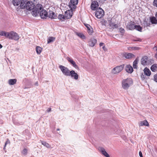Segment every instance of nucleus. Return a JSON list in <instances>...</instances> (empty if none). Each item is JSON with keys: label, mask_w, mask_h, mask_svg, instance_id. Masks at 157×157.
<instances>
[{"label": "nucleus", "mask_w": 157, "mask_h": 157, "mask_svg": "<svg viewBox=\"0 0 157 157\" xmlns=\"http://www.w3.org/2000/svg\"><path fill=\"white\" fill-rule=\"evenodd\" d=\"M132 79L131 78L123 79L122 82V87L125 90L127 89L132 84Z\"/></svg>", "instance_id": "obj_1"}, {"label": "nucleus", "mask_w": 157, "mask_h": 157, "mask_svg": "<svg viewBox=\"0 0 157 157\" xmlns=\"http://www.w3.org/2000/svg\"><path fill=\"white\" fill-rule=\"evenodd\" d=\"M27 1V0H13V3L14 6H18L20 5L19 7H20V8L24 9V4H25Z\"/></svg>", "instance_id": "obj_2"}, {"label": "nucleus", "mask_w": 157, "mask_h": 157, "mask_svg": "<svg viewBox=\"0 0 157 157\" xmlns=\"http://www.w3.org/2000/svg\"><path fill=\"white\" fill-rule=\"evenodd\" d=\"M43 9L41 4H37L36 6L35 9L32 11V13L33 16H36L39 15L40 11Z\"/></svg>", "instance_id": "obj_3"}, {"label": "nucleus", "mask_w": 157, "mask_h": 157, "mask_svg": "<svg viewBox=\"0 0 157 157\" xmlns=\"http://www.w3.org/2000/svg\"><path fill=\"white\" fill-rule=\"evenodd\" d=\"M24 9H26L27 10H31L35 8V6L34 4L32 1H27L25 3V4H24Z\"/></svg>", "instance_id": "obj_4"}, {"label": "nucleus", "mask_w": 157, "mask_h": 157, "mask_svg": "<svg viewBox=\"0 0 157 157\" xmlns=\"http://www.w3.org/2000/svg\"><path fill=\"white\" fill-rule=\"evenodd\" d=\"M8 35V38L10 39L18 40L19 39V36L17 33L14 31H11L9 33Z\"/></svg>", "instance_id": "obj_5"}, {"label": "nucleus", "mask_w": 157, "mask_h": 157, "mask_svg": "<svg viewBox=\"0 0 157 157\" xmlns=\"http://www.w3.org/2000/svg\"><path fill=\"white\" fill-rule=\"evenodd\" d=\"M59 67L64 75L67 76H70L71 71L69 70L68 68L61 65H59Z\"/></svg>", "instance_id": "obj_6"}, {"label": "nucleus", "mask_w": 157, "mask_h": 157, "mask_svg": "<svg viewBox=\"0 0 157 157\" xmlns=\"http://www.w3.org/2000/svg\"><path fill=\"white\" fill-rule=\"evenodd\" d=\"M104 14V12L101 8L99 7L96 10L95 15L97 18L99 19L101 18Z\"/></svg>", "instance_id": "obj_7"}, {"label": "nucleus", "mask_w": 157, "mask_h": 157, "mask_svg": "<svg viewBox=\"0 0 157 157\" xmlns=\"http://www.w3.org/2000/svg\"><path fill=\"white\" fill-rule=\"evenodd\" d=\"M124 67V64L117 66L113 68L112 71V72L114 74L118 73L122 70Z\"/></svg>", "instance_id": "obj_8"}, {"label": "nucleus", "mask_w": 157, "mask_h": 157, "mask_svg": "<svg viewBox=\"0 0 157 157\" xmlns=\"http://www.w3.org/2000/svg\"><path fill=\"white\" fill-rule=\"evenodd\" d=\"M39 14L42 19H46L48 17V13L44 9L40 11Z\"/></svg>", "instance_id": "obj_9"}, {"label": "nucleus", "mask_w": 157, "mask_h": 157, "mask_svg": "<svg viewBox=\"0 0 157 157\" xmlns=\"http://www.w3.org/2000/svg\"><path fill=\"white\" fill-rule=\"evenodd\" d=\"M73 13L72 11L67 10L65 12L64 16L66 19L70 18L72 16Z\"/></svg>", "instance_id": "obj_10"}, {"label": "nucleus", "mask_w": 157, "mask_h": 157, "mask_svg": "<svg viewBox=\"0 0 157 157\" xmlns=\"http://www.w3.org/2000/svg\"><path fill=\"white\" fill-rule=\"evenodd\" d=\"M66 59L67 61L71 63L73 67L76 69H79V67L76 64L75 62L73 59L68 57H67Z\"/></svg>", "instance_id": "obj_11"}, {"label": "nucleus", "mask_w": 157, "mask_h": 157, "mask_svg": "<svg viewBox=\"0 0 157 157\" xmlns=\"http://www.w3.org/2000/svg\"><path fill=\"white\" fill-rule=\"evenodd\" d=\"M98 2L96 1H94L91 3L90 7L92 10H96V8L98 7Z\"/></svg>", "instance_id": "obj_12"}, {"label": "nucleus", "mask_w": 157, "mask_h": 157, "mask_svg": "<svg viewBox=\"0 0 157 157\" xmlns=\"http://www.w3.org/2000/svg\"><path fill=\"white\" fill-rule=\"evenodd\" d=\"M71 76V77L77 80L78 79V74L75 72L74 70H71L70 71V76Z\"/></svg>", "instance_id": "obj_13"}, {"label": "nucleus", "mask_w": 157, "mask_h": 157, "mask_svg": "<svg viewBox=\"0 0 157 157\" xmlns=\"http://www.w3.org/2000/svg\"><path fill=\"white\" fill-rule=\"evenodd\" d=\"M135 25L134 22L131 21L127 24V28L129 30H132L135 29Z\"/></svg>", "instance_id": "obj_14"}, {"label": "nucleus", "mask_w": 157, "mask_h": 157, "mask_svg": "<svg viewBox=\"0 0 157 157\" xmlns=\"http://www.w3.org/2000/svg\"><path fill=\"white\" fill-rule=\"evenodd\" d=\"M97 43V40L94 38H92L90 39L88 43L89 46L93 47Z\"/></svg>", "instance_id": "obj_15"}, {"label": "nucleus", "mask_w": 157, "mask_h": 157, "mask_svg": "<svg viewBox=\"0 0 157 157\" xmlns=\"http://www.w3.org/2000/svg\"><path fill=\"white\" fill-rule=\"evenodd\" d=\"M109 25L112 27L113 29H116L118 28V25L114 23L112 19L109 20Z\"/></svg>", "instance_id": "obj_16"}, {"label": "nucleus", "mask_w": 157, "mask_h": 157, "mask_svg": "<svg viewBox=\"0 0 157 157\" xmlns=\"http://www.w3.org/2000/svg\"><path fill=\"white\" fill-rule=\"evenodd\" d=\"M48 17L52 19H55L57 17V15L55 13L52 11L49 10L48 13Z\"/></svg>", "instance_id": "obj_17"}, {"label": "nucleus", "mask_w": 157, "mask_h": 157, "mask_svg": "<svg viewBox=\"0 0 157 157\" xmlns=\"http://www.w3.org/2000/svg\"><path fill=\"white\" fill-rule=\"evenodd\" d=\"M99 150L101 152V153L106 157H110L109 155L105 151L104 148L102 147H100L99 148Z\"/></svg>", "instance_id": "obj_18"}, {"label": "nucleus", "mask_w": 157, "mask_h": 157, "mask_svg": "<svg viewBox=\"0 0 157 157\" xmlns=\"http://www.w3.org/2000/svg\"><path fill=\"white\" fill-rule=\"evenodd\" d=\"M125 70L126 72L131 73L133 71V69L132 67L128 65H127L125 67Z\"/></svg>", "instance_id": "obj_19"}, {"label": "nucleus", "mask_w": 157, "mask_h": 157, "mask_svg": "<svg viewBox=\"0 0 157 157\" xmlns=\"http://www.w3.org/2000/svg\"><path fill=\"white\" fill-rule=\"evenodd\" d=\"M124 56L126 59H130L134 57V55L132 53H126L124 54Z\"/></svg>", "instance_id": "obj_20"}, {"label": "nucleus", "mask_w": 157, "mask_h": 157, "mask_svg": "<svg viewBox=\"0 0 157 157\" xmlns=\"http://www.w3.org/2000/svg\"><path fill=\"white\" fill-rule=\"evenodd\" d=\"M85 25L87 29L88 33L89 34H92L93 32V30L91 26L88 24H85Z\"/></svg>", "instance_id": "obj_21"}, {"label": "nucleus", "mask_w": 157, "mask_h": 157, "mask_svg": "<svg viewBox=\"0 0 157 157\" xmlns=\"http://www.w3.org/2000/svg\"><path fill=\"white\" fill-rule=\"evenodd\" d=\"M139 125L140 126H149V124L146 120H144L142 121H141L139 123Z\"/></svg>", "instance_id": "obj_22"}, {"label": "nucleus", "mask_w": 157, "mask_h": 157, "mask_svg": "<svg viewBox=\"0 0 157 157\" xmlns=\"http://www.w3.org/2000/svg\"><path fill=\"white\" fill-rule=\"evenodd\" d=\"M148 57L147 56H144L142 58L141 62L142 65H146L147 61V60Z\"/></svg>", "instance_id": "obj_23"}, {"label": "nucleus", "mask_w": 157, "mask_h": 157, "mask_svg": "<svg viewBox=\"0 0 157 157\" xmlns=\"http://www.w3.org/2000/svg\"><path fill=\"white\" fill-rule=\"evenodd\" d=\"M144 72L145 74L147 76H150L151 74V71L150 70L147 68L145 67L144 69Z\"/></svg>", "instance_id": "obj_24"}, {"label": "nucleus", "mask_w": 157, "mask_h": 157, "mask_svg": "<svg viewBox=\"0 0 157 157\" xmlns=\"http://www.w3.org/2000/svg\"><path fill=\"white\" fill-rule=\"evenodd\" d=\"M17 81L16 79H10L8 80V83L10 85H13L16 84Z\"/></svg>", "instance_id": "obj_25"}, {"label": "nucleus", "mask_w": 157, "mask_h": 157, "mask_svg": "<svg viewBox=\"0 0 157 157\" xmlns=\"http://www.w3.org/2000/svg\"><path fill=\"white\" fill-rule=\"evenodd\" d=\"M9 32H7L4 31H0V35L5 36L6 37H8Z\"/></svg>", "instance_id": "obj_26"}, {"label": "nucleus", "mask_w": 157, "mask_h": 157, "mask_svg": "<svg viewBox=\"0 0 157 157\" xmlns=\"http://www.w3.org/2000/svg\"><path fill=\"white\" fill-rule=\"evenodd\" d=\"M150 20L152 24H156L157 23V20L156 18L154 17H150Z\"/></svg>", "instance_id": "obj_27"}, {"label": "nucleus", "mask_w": 157, "mask_h": 157, "mask_svg": "<svg viewBox=\"0 0 157 157\" xmlns=\"http://www.w3.org/2000/svg\"><path fill=\"white\" fill-rule=\"evenodd\" d=\"M76 4H74L73 3H69V7L71 9V10H72L73 9H75L76 8Z\"/></svg>", "instance_id": "obj_28"}, {"label": "nucleus", "mask_w": 157, "mask_h": 157, "mask_svg": "<svg viewBox=\"0 0 157 157\" xmlns=\"http://www.w3.org/2000/svg\"><path fill=\"white\" fill-rule=\"evenodd\" d=\"M138 59H136L133 62V67L134 69H137V64L138 63Z\"/></svg>", "instance_id": "obj_29"}, {"label": "nucleus", "mask_w": 157, "mask_h": 157, "mask_svg": "<svg viewBox=\"0 0 157 157\" xmlns=\"http://www.w3.org/2000/svg\"><path fill=\"white\" fill-rule=\"evenodd\" d=\"M150 20L147 19V20H145L144 22V26L147 27L150 26Z\"/></svg>", "instance_id": "obj_30"}, {"label": "nucleus", "mask_w": 157, "mask_h": 157, "mask_svg": "<svg viewBox=\"0 0 157 157\" xmlns=\"http://www.w3.org/2000/svg\"><path fill=\"white\" fill-rule=\"evenodd\" d=\"M76 34L82 39H84L85 38V36L82 33L76 32Z\"/></svg>", "instance_id": "obj_31"}, {"label": "nucleus", "mask_w": 157, "mask_h": 157, "mask_svg": "<svg viewBox=\"0 0 157 157\" xmlns=\"http://www.w3.org/2000/svg\"><path fill=\"white\" fill-rule=\"evenodd\" d=\"M58 19L61 21H63L65 19V18L64 15H63L61 14H59L58 16Z\"/></svg>", "instance_id": "obj_32"}, {"label": "nucleus", "mask_w": 157, "mask_h": 157, "mask_svg": "<svg viewBox=\"0 0 157 157\" xmlns=\"http://www.w3.org/2000/svg\"><path fill=\"white\" fill-rule=\"evenodd\" d=\"M42 48L39 46H37L36 47V50L37 53L39 54H40L42 51Z\"/></svg>", "instance_id": "obj_33"}, {"label": "nucleus", "mask_w": 157, "mask_h": 157, "mask_svg": "<svg viewBox=\"0 0 157 157\" xmlns=\"http://www.w3.org/2000/svg\"><path fill=\"white\" fill-rule=\"evenodd\" d=\"M41 142L42 144L44 146L46 147L47 148H50V145L47 143L46 142H45L44 141H40Z\"/></svg>", "instance_id": "obj_34"}, {"label": "nucleus", "mask_w": 157, "mask_h": 157, "mask_svg": "<svg viewBox=\"0 0 157 157\" xmlns=\"http://www.w3.org/2000/svg\"><path fill=\"white\" fill-rule=\"evenodd\" d=\"M157 67V64H154L151 67V70L153 72H155L156 71V69Z\"/></svg>", "instance_id": "obj_35"}, {"label": "nucleus", "mask_w": 157, "mask_h": 157, "mask_svg": "<svg viewBox=\"0 0 157 157\" xmlns=\"http://www.w3.org/2000/svg\"><path fill=\"white\" fill-rule=\"evenodd\" d=\"M135 29H136L137 30L141 32L142 29V27H141L140 25H135Z\"/></svg>", "instance_id": "obj_36"}, {"label": "nucleus", "mask_w": 157, "mask_h": 157, "mask_svg": "<svg viewBox=\"0 0 157 157\" xmlns=\"http://www.w3.org/2000/svg\"><path fill=\"white\" fill-rule=\"evenodd\" d=\"M55 40V38L53 37H50L48 40V43H49L51 42L54 41Z\"/></svg>", "instance_id": "obj_37"}, {"label": "nucleus", "mask_w": 157, "mask_h": 157, "mask_svg": "<svg viewBox=\"0 0 157 157\" xmlns=\"http://www.w3.org/2000/svg\"><path fill=\"white\" fill-rule=\"evenodd\" d=\"M74 4H77L78 3V0H70V2Z\"/></svg>", "instance_id": "obj_38"}, {"label": "nucleus", "mask_w": 157, "mask_h": 157, "mask_svg": "<svg viewBox=\"0 0 157 157\" xmlns=\"http://www.w3.org/2000/svg\"><path fill=\"white\" fill-rule=\"evenodd\" d=\"M22 153L25 155H26L28 152L26 148H24L22 151Z\"/></svg>", "instance_id": "obj_39"}, {"label": "nucleus", "mask_w": 157, "mask_h": 157, "mask_svg": "<svg viewBox=\"0 0 157 157\" xmlns=\"http://www.w3.org/2000/svg\"><path fill=\"white\" fill-rule=\"evenodd\" d=\"M10 143V141L8 139H7V141H6V143H5V144L3 148V149L4 150L5 149V147H6V145L8 144H9Z\"/></svg>", "instance_id": "obj_40"}, {"label": "nucleus", "mask_w": 157, "mask_h": 157, "mask_svg": "<svg viewBox=\"0 0 157 157\" xmlns=\"http://www.w3.org/2000/svg\"><path fill=\"white\" fill-rule=\"evenodd\" d=\"M153 4L154 6L157 7V0H154Z\"/></svg>", "instance_id": "obj_41"}, {"label": "nucleus", "mask_w": 157, "mask_h": 157, "mask_svg": "<svg viewBox=\"0 0 157 157\" xmlns=\"http://www.w3.org/2000/svg\"><path fill=\"white\" fill-rule=\"evenodd\" d=\"M154 81L157 82V74L155 75L154 76Z\"/></svg>", "instance_id": "obj_42"}, {"label": "nucleus", "mask_w": 157, "mask_h": 157, "mask_svg": "<svg viewBox=\"0 0 157 157\" xmlns=\"http://www.w3.org/2000/svg\"><path fill=\"white\" fill-rule=\"evenodd\" d=\"M120 32L122 33H124V29L123 28H121L120 29Z\"/></svg>", "instance_id": "obj_43"}, {"label": "nucleus", "mask_w": 157, "mask_h": 157, "mask_svg": "<svg viewBox=\"0 0 157 157\" xmlns=\"http://www.w3.org/2000/svg\"><path fill=\"white\" fill-rule=\"evenodd\" d=\"M139 155H140V157H143V155H142V152L141 151H140L139 152Z\"/></svg>", "instance_id": "obj_44"}, {"label": "nucleus", "mask_w": 157, "mask_h": 157, "mask_svg": "<svg viewBox=\"0 0 157 157\" xmlns=\"http://www.w3.org/2000/svg\"><path fill=\"white\" fill-rule=\"evenodd\" d=\"M141 77L142 78H143V80L145 78L144 75L143 74L141 75Z\"/></svg>", "instance_id": "obj_45"}, {"label": "nucleus", "mask_w": 157, "mask_h": 157, "mask_svg": "<svg viewBox=\"0 0 157 157\" xmlns=\"http://www.w3.org/2000/svg\"><path fill=\"white\" fill-rule=\"evenodd\" d=\"M35 85L36 86H38V82L37 81L35 83Z\"/></svg>", "instance_id": "obj_46"}, {"label": "nucleus", "mask_w": 157, "mask_h": 157, "mask_svg": "<svg viewBox=\"0 0 157 157\" xmlns=\"http://www.w3.org/2000/svg\"><path fill=\"white\" fill-rule=\"evenodd\" d=\"M51 108H48L47 110L48 112H50L51 111Z\"/></svg>", "instance_id": "obj_47"}, {"label": "nucleus", "mask_w": 157, "mask_h": 157, "mask_svg": "<svg viewBox=\"0 0 157 157\" xmlns=\"http://www.w3.org/2000/svg\"><path fill=\"white\" fill-rule=\"evenodd\" d=\"M104 44L102 43H101L99 44V45L100 46H102Z\"/></svg>", "instance_id": "obj_48"}, {"label": "nucleus", "mask_w": 157, "mask_h": 157, "mask_svg": "<svg viewBox=\"0 0 157 157\" xmlns=\"http://www.w3.org/2000/svg\"><path fill=\"white\" fill-rule=\"evenodd\" d=\"M155 58H157V52L156 53L155 55Z\"/></svg>", "instance_id": "obj_49"}, {"label": "nucleus", "mask_w": 157, "mask_h": 157, "mask_svg": "<svg viewBox=\"0 0 157 157\" xmlns=\"http://www.w3.org/2000/svg\"><path fill=\"white\" fill-rule=\"evenodd\" d=\"M2 47V46L0 44V48H1Z\"/></svg>", "instance_id": "obj_50"}, {"label": "nucleus", "mask_w": 157, "mask_h": 157, "mask_svg": "<svg viewBox=\"0 0 157 157\" xmlns=\"http://www.w3.org/2000/svg\"><path fill=\"white\" fill-rule=\"evenodd\" d=\"M105 0H101V2H105Z\"/></svg>", "instance_id": "obj_51"}, {"label": "nucleus", "mask_w": 157, "mask_h": 157, "mask_svg": "<svg viewBox=\"0 0 157 157\" xmlns=\"http://www.w3.org/2000/svg\"><path fill=\"white\" fill-rule=\"evenodd\" d=\"M105 47L104 46L103 47H102V48L104 50H105Z\"/></svg>", "instance_id": "obj_52"}, {"label": "nucleus", "mask_w": 157, "mask_h": 157, "mask_svg": "<svg viewBox=\"0 0 157 157\" xmlns=\"http://www.w3.org/2000/svg\"><path fill=\"white\" fill-rule=\"evenodd\" d=\"M155 16H156V17L157 18V12L156 13Z\"/></svg>", "instance_id": "obj_53"}, {"label": "nucleus", "mask_w": 157, "mask_h": 157, "mask_svg": "<svg viewBox=\"0 0 157 157\" xmlns=\"http://www.w3.org/2000/svg\"><path fill=\"white\" fill-rule=\"evenodd\" d=\"M59 130V128H58L57 129V131Z\"/></svg>", "instance_id": "obj_54"}, {"label": "nucleus", "mask_w": 157, "mask_h": 157, "mask_svg": "<svg viewBox=\"0 0 157 157\" xmlns=\"http://www.w3.org/2000/svg\"><path fill=\"white\" fill-rule=\"evenodd\" d=\"M136 41H140V40H136Z\"/></svg>", "instance_id": "obj_55"}, {"label": "nucleus", "mask_w": 157, "mask_h": 157, "mask_svg": "<svg viewBox=\"0 0 157 157\" xmlns=\"http://www.w3.org/2000/svg\"><path fill=\"white\" fill-rule=\"evenodd\" d=\"M156 50L157 51V49H156Z\"/></svg>", "instance_id": "obj_56"}]
</instances>
